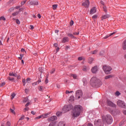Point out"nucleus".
Segmentation results:
<instances>
[{
  "instance_id": "a18cd8bd",
  "label": "nucleus",
  "mask_w": 126,
  "mask_h": 126,
  "mask_svg": "<svg viewBox=\"0 0 126 126\" xmlns=\"http://www.w3.org/2000/svg\"><path fill=\"white\" fill-rule=\"evenodd\" d=\"M19 120L20 121H23L24 120V116H22Z\"/></svg>"
},
{
  "instance_id": "774afa93",
  "label": "nucleus",
  "mask_w": 126,
  "mask_h": 126,
  "mask_svg": "<svg viewBox=\"0 0 126 126\" xmlns=\"http://www.w3.org/2000/svg\"><path fill=\"white\" fill-rule=\"evenodd\" d=\"M88 126H93V125L92 124H90V123H89L88 124Z\"/></svg>"
},
{
  "instance_id": "79ce46f5",
  "label": "nucleus",
  "mask_w": 126,
  "mask_h": 126,
  "mask_svg": "<svg viewBox=\"0 0 126 126\" xmlns=\"http://www.w3.org/2000/svg\"><path fill=\"white\" fill-rule=\"evenodd\" d=\"M73 35H79V32H75L73 33Z\"/></svg>"
},
{
  "instance_id": "4d7b16f0",
  "label": "nucleus",
  "mask_w": 126,
  "mask_h": 126,
  "mask_svg": "<svg viewBox=\"0 0 126 126\" xmlns=\"http://www.w3.org/2000/svg\"><path fill=\"white\" fill-rule=\"evenodd\" d=\"M30 29H31V30H33V29H34V26L31 25Z\"/></svg>"
},
{
  "instance_id": "a878e982",
  "label": "nucleus",
  "mask_w": 126,
  "mask_h": 126,
  "mask_svg": "<svg viewBox=\"0 0 126 126\" xmlns=\"http://www.w3.org/2000/svg\"><path fill=\"white\" fill-rule=\"evenodd\" d=\"M14 10V7H12L11 8H10L8 10V11L9 12H12V11H13Z\"/></svg>"
},
{
  "instance_id": "393cba45",
  "label": "nucleus",
  "mask_w": 126,
  "mask_h": 126,
  "mask_svg": "<svg viewBox=\"0 0 126 126\" xmlns=\"http://www.w3.org/2000/svg\"><path fill=\"white\" fill-rule=\"evenodd\" d=\"M116 32H113L112 33H111L109 36H106L104 37V39H107V38L110 37V36H112V35H114V34H115Z\"/></svg>"
},
{
  "instance_id": "6ab92c4d",
  "label": "nucleus",
  "mask_w": 126,
  "mask_h": 126,
  "mask_svg": "<svg viewBox=\"0 0 126 126\" xmlns=\"http://www.w3.org/2000/svg\"><path fill=\"white\" fill-rule=\"evenodd\" d=\"M58 126H65V123L63 121H61L58 123Z\"/></svg>"
},
{
  "instance_id": "5fc2aeb1",
  "label": "nucleus",
  "mask_w": 126,
  "mask_h": 126,
  "mask_svg": "<svg viewBox=\"0 0 126 126\" xmlns=\"http://www.w3.org/2000/svg\"><path fill=\"white\" fill-rule=\"evenodd\" d=\"M10 112H11V113H12V114H15V112H14V110H13L10 109Z\"/></svg>"
},
{
  "instance_id": "052dcab7",
  "label": "nucleus",
  "mask_w": 126,
  "mask_h": 126,
  "mask_svg": "<svg viewBox=\"0 0 126 126\" xmlns=\"http://www.w3.org/2000/svg\"><path fill=\"white\" fill-rule=\"evenodd\" d=\"M78 61H82V60H83V58H82V57H79L78 58Z\"/></svg>"
},
{
  "instance_id": "c03bdc74",
  "label": "nucleus",
  "mask_w": 126,
  "mask_h": 126,
  "mask_svg": "<svg viewBox=\"0 0 126 126\" xmlns=\"http://www.w3.org/2000/svg\"><path fill=\"white\" fill-rule=\"evenodd\" d=\"M49 126H56V124L55 123H51L49 125Z\"/></svg>"
},
{
  "instance_id": "ddd939ff",
  "label": "nucleus",
  "mask_w": 126,
  "mask_h": 126,
  "mask_svg": "<svg viewBox=\"0 0 126 126\" xmlns=\"http://www.w3.org/2000/svg\"><path fill=\"white\" fill-rule=\"evenodd\" d=\"M95 12H96V7H93L90 11V14H94V13H95Z\"/></svg>"
},
{
  "instance_id": "bf43d9fd",
  "label": "nucleus",
  "mask_w": 126,
  "mask_h": 126,
  "mask_svg": "<svg viewBox=\"0 0 126 126\" xmlns=\"http://www.w3.org/2000/svg\"><path fill=\"white\" fill-rule=\"evenodd\" d=\"M55 72V69H52V70L50 71V73L53 74Z\"/></svg>"
},
{
  "instance_id": "4c0bfd02",
  "label": "nucleus",
  "mask_w": 126,
  "mask_h": 126,
  "mask_svg": "<svg viewBox=\"0 0 126 126\" xmlns=\"http://www.w3.org/2000/svg\"><path fill=\"white\" fill-rule=\"evenodd\" d=\"M115 94L116 96H120V95H121V93L119 91H117L116 92Z\"/></svg>"
},
{
  "instance_id": "13d9d810",
  "label": "nucleus",
  "mask_w": 126,
  "mask_h": 126,
  "mask_svg": "<svg viewBox=\"0 0 126 126\" xmlns=\"http://www.w3.org/2000/svg\"><path fill=\"white\" fill-rule=\"evenodd\" d=\"M29 105H30V102H28V103L25 105V107H28V106H29Z\"/></svg>"
},
{
  "instance_id": "412c9836",
  "label": "nucleus",
  "mask_w": 126,
  "mask_h": 126,
  "mask_svg": "<svg viewBox=\"0 0 126 126\" xmlns=\"http://www.w3.org/2000/svg\"><path fill=\"white\" fill-rule=\"evenodd\" d=\"M83 71H87V67L85 65H84L82 67Z\"/></svg>"
},
{
  "instance_id": "603ef678",
  "label": "nucleus",
  "mask_w": 126,
  "mask_h": 126,
  "mask_svg": "<svg viewBox=\"0 0 126 126\" xmlns=\"http://www.w3.org/2000/svg\"><path fill=\"white\" fill-rule=\"evenodd\" d=\"M38 69L40 72H43V68L42 67H39Z\"/></svg>"
},
{
  "instance_id": "2f4dec72",
  "label": "nucleus",
  "mask_w": 126,
  "mask_h": 126,
  "mask_svg": "<svg viewBox=\"0 0 126 126\" xmlns=\"http://www.w3.org/2000/svg\"><path fill=\"white\" fill-rule=\"evenodd\" d=\"M53 9H57V8H58V5L57 4L53 5Z\"/></svg>"
},
{
  "instance_id": "3c124183",
  "label": "nucleus",
  "mask_w": 126,
  "mask_h": 126,
  "mask_svg": "<svg viewBox=\"0 0 126 126\" xmlns=\"http://www.w3.org/2000/svg\"><path fill=\"white\" fill-rule=\"evenodd\" d=\"M104 51H101L100 53H99V55L100 56H103V55H104Z\"/></svg>"
},
{
  "instance_id": "f704fd0d",
  "label": "nucleus",
  "mask_w": 126,
  "mask_h": 126,
  "mask_svg": "<svg viewBox=\"0 0 126 126\" xmlns=\"http://www.w3.org/2000/svg\"><path fill=\"white\" fill-rule=\"evenodd\" d=\"M8 79L10 81H13V80H14V78H10V77H8Z\"/></svg>"
},
{
  "instance_id": "69168bd1",
  "label": "nucleus",
  "mask_w": 126,
  "mask_h": 126,
  "mask_svg": "<svg viewBox=\"0 0 126 126\" xmlns=\"http://www.w3.org/2000/svg\"><path fill=\"white\" fill-rule=\"evenodd\" d=\"M4 85H5V83H2L1 84H0V86H4Z\"/></svg>"
},
{
  "instance_id": "37998d69",
  "label": "nucleus",
  "mask_w": 126,
  "mask_h": 126,
  "mask_svg": "<svg viewBox=\"0 0 126 126\" xmlns=\"http://www.w3.org/2000/svg\"><path fill=\"white\" fill-rule=\"evenodd\" d=\"M9 75H10V76H15V74H14L13 73H10Z\"/></svg>"
},
{
  "instance_id": "aec40b11",
  "label": "nucleus",
  "mask_w": 126,
  "mask_h": 126,
  "mask_svg": "<svg viewBox=\"0 0 126 126\" xmlns=\"http://www.w3.org/2000/svg\"><path fill=\"white\" fill-rule=\"evenodd\" d=\"M94 61V59L92 58H89L88 63H92V62Z\"/></svg>"
},
{
  "instance_id": "dca6fc26",
  "label": "nucleus",
  "mask_w": 126,
  "mask_h": 126,
  "mask_svg": "<svg viewBox=\"0 0 126 126\" xmlns=\"http://www.w3.org/2000/svg\"><path fill=\"white\" fill-rule=\"evenodd\" d=\"M122 49L123 50H126V40H125L123 43H122Z\"/></svg>"
},
{
  "instance_id": "7ed1b4c3",
  "label": "nucleus",
  "mask_w": 126,
  "mask_h": 126,
  "mask_svg": "<svg viewBox=\"0 0 126 126\" xmlns=\"http://www.w3.org/2000/svg\"><path fill=\"white\" fill-rule=\"evenodd\" d=\"M105 121L108 125H111L113 123V117L110 115H107L105 117Z\"/></svg>"
},
{
  "instance_id": "0e129e2a",
  "label": "nucleus",
  "mask_w": 126,
  "mask_h": 126,
  "mask_svg": "<svg viewBox=\"0 0 126 126\" xmlns=\"http://www.w3.org/2000/svg\"><path fill=\"white\" fill-rule=\"evenodd\" d=\"M13 0H10L8 2V4H10V3H11V2H12V1H13Z\"/></svg>"
},
{
  "instance_id": "f8f14e48",
  "label": "nucleus",
  "mask_w": 126,
  "mask_h": 126,
  "mask_svg": "<svg viewBox=\"0 0 126 126\" xmlns=\"http://www.w3.org/2000/svg\"><path fill=\"white\" fill-rule=\"evenodd\" d=\"M91 71L93 73H96L97 71H98V67H97V66L93 67L92 68Z\"/></svg>"
},
{
  "instance_id": "c756f323",
  "label": "nucleus",
  "mask_w": 126,
  "mask_h": 126,
  "mask_svg": "<svg viewBox=\"0 0 126 126\" xmlns=\"http://www.w3.org/2000/svg\"><path fill=\"white\" fill-rule=\"evenodd\" d=\"M49 115H50V113H46L44 115H43V117L42 118H47V116H49Z\"/></svg>"
},
{
  "instance_id": "a211bd4d",
  "label": "nucleus",
  "mask_w": 126,
  "mask_h": 126,
  "mask_svg": "<svg viewBox=\"0 0 126 126\" xmlns=\"http://www.w3.org/2000/svg\"><path fill=\"white\" fill-rule=\"evenodd\" d=\"M69 38L67 37H65L63 38L62 43H65L66 42H68Z\"/></svg>"
},
{
  "instance_id": "f257e3e1",
  "label": "nucleus",
  "mask_w": 126,
  "mask_h": 126,
  "mask_svg": "<svg viewBox=\"0 0 126 126\" xmlns=\"http://www.w3.org/2000/svg\"><path fill=\"white\" fill-rule=\"evenodd\" d=\"M82 110V106L80 105H76L74 106V109L72 111L71 115L72 118H77L79 116H80V112Z\"/></svg>"
},
{
  "instance_id": "de8ad7c7",
  "label": "nucleus",
  "mask_w": 126,
  "mask_h": 126,
  "mask_svg": "<svg viewBox=\"0 0 126 126\" xmlns=\"http://www.w3.org/2000/svg\"><path fill=\"white\" fill-rule=\"evenodd\" d=\"M25 2H26V0H24V1H22V2H21V5H23L24 4H25Z\"/></svg>"
},
{
  "instance_id": "4468645a",
  "label": "nucleus",
  "mask_w": 126,
  "mask_h": 126,
  "mask_svg": "<svg viewBox=\"0 0 126 126\" xmlns=\"http://www.w3.org/2000/svg\"><path fill=\"white\" fill-rule=\"evenodd\" d=\"M30 4H31L32 5H33L34 4L35 5H38L39 4V2H38V1H35V0L31 1L30 2Z\"/></svg>"
},
{
  "instance_id": "9b49d317",
  "label": "nucleus",
  "mask_w": 126,
  "mask_h": 126,
  "mask_svg": "<svg viewBox=\"0 0 126 126\" xmlns=\"http://www.w3.org/2000/svg\"><path fill=\"white\" fill-rule=\"evenodd\" d=\"M103 125L101 120H98L96 122H94V126H101Z\"/></svg>"
},
{
  "instance_id": "c9c22d12",
  "label": "nucleus",
  "mask_w": 126,
  "mask_h": 126,
  "mask_svg": "<svg viewBox=\"0 0 126 126\" xmlns=\"http://www.w3.org/2000/svg\"><path fill=\"white\" fill-rule=\"evenodd\" d=\"M11 125V124H10V122H6V123L5 124V126H10Z\"/></svg>"
},
{
  "instance_id": "a19ab883",
  "label": "nucleus",
  "mask_w": 126,
  "mask_h": 126,
  "mask_svg": "<svg viewBox=\"0 0 126 126\" xmlns=\"http://www.w3.org/2000/svg\"><path fill=\"white\" fill-rule=\"evenodd\" d=\"M41 118H43V115H40V116H38L36 117V119L39 120V119H41Z\"/></svg>"
},
{
  "instance_id": "c85d7f7f",
  "label": "nucleus",
  "mask_w": 126,
  "mask_h": 126,
  "mask_svg": "<svg viewBox=\"0 0 126 126\" xmlns=\"http://www.w3.org/2000/svg\"><path fill=\"white\" fill-rule=\"evenodd\" d=\"M26 102H29V99L27 97L24 99V103H26Z\"/></svg>"
},
{
  "instance_id": "20e7f679",
  "label": "nucleus",
  "mask_w": 126,
  "mask_h": 126,
  "mask_svg": "<svg viewBox=\"0 0 126 126\" xmlns=\"http://www.w3.org/2000/svg\"><path fill=\"white\" fill-rule=\"evenodd\" d=\"M102 68L106 74H110L111 73L110 71L112 70V68L110 66L105 65L103 66Z\"/></svg>"
},
{
  "instance_id": "ea45409f",
  "label": "nucleus",
  "mask_w": 126,
  "mask_h": 126,
  "mask_svg": "<svg viewBox=\"0 0 126 126\" xmlns=\"http://www.w3.org/2000/svg\"><path fill=\"white\" fill-rule=\"evenodd\" d=\"M83 83L84 86H86L87 84V80H85V81H83Z\"/></svg>"
},
{
  "instance_id": "9d476101",
  "label": "nucleus",
  "mask_w": 126,
  "mask_h": 126,
  "mask_svg": "<svg viewBox=\"0 0 126 126\" xmlns=\"http://www.w3.org/2000/svg\"><path fill=\"white\" fill-rule=\"evenodd\" d=\"M58 118L56 116L51 117L48 119L49 122H54V121H57Z\"/></svg>"
},
{
  "instance_id": "338daca9",
  "label": "nucleus",
  "mask_w": 126,
  "mask_h": 126,
  "mask_svg": "<svg viewBox=\"0 0 126 126\" xmlns=\"http://www.w3.org/2000/svg\"><path fill=\"white\" fill-rule=\"evenodd\" d=\"M48 82H49V80H48V79L46 78L45 81V83H46V84H47V83H48Z\"/></svg>"
},
{
  "instance_id": "49530a36",
  "label": "nucleus",
  "mask_w": 126,
  "mask_h": 126,
  "mask_svg": "<svg viewBox=\"0 0 126 126\" xmlns=\"http://www.w3.org/2000/svg\"><path fill=\"white\" fill-rule=\"evenodd\" d=\"M29 110V107H26L25 109H24V112H26V111H28Z\"/></svg>"
},
{
  "instance_id": "39448f33",
  "label": "nucleus",
  "mask_w": 126,
  "mask_h": 126,
  "mask_svg": "<svg viewBox=\"0 0 126 126\" xmlns=\"http://www.w3.org/2000/svg\"><path fill=\"white\" fill-rule=\"evenodd\" d=\"M72 109V106H71V105H65L64 106L63 108V113H66V112H68L70 110H71Z\"/></svg>"
},
{
  "instance_id": "6e6d98bb",
  "label": "nucleus",
  "mask_w": 126,
  "mask_h": 126,
  "mask_svg": "<svg viewBox=\"0 0 126 126\" xmlns=\"http://www.w3.org/2000/svg\"><path fill=\"white\" fill-rule=\"evenodd\" d=\"M38 89L39 91H42V90H43V86H40Z\"/></svg>"
},
{
  "instance_id": "58836bf2",
  "label": "nucleus",
  "mask_w": 126,
  "mask_h": 126,
  "mask_svg": "<svg viewBox=\"0 0 126 126\" xmlns=\"http://www.w3.org/2000/svg\"><path fill=\"white\" fill-rule=\"evenodd\" d=\"M0 20H3V21H5V18L3 16H1L0 17Z\"/></svg>"
},
{
  "instance_id": "423d86ee",
  "label": "nucleus",
  "mask_w": 126,
  "mask_h": 126,
  "mask_svg": "<svg viewBox=\"0 0 126 126\" xmlns=\"http://www.w3.org/2000/svg\"><path fill=\"white\" fill-rule=\"evenodd\" d=\"M82 95H83L82 91L78 90L76 92V98L77 99H80V98H81V97H82Z\"/></svg>"
},
{
  "instance_id": "680f3d73",
  "label": "nucleus",
  "mask_w": 126,
  "mask_h": 126,
  "mask_svg": "<svg viewBox=\"0 0 126 126\" xmlns=\"http://www.w3.org/2000/svg\"><path fill=\"white\" fill-rule=\"evenodd\" d=\"M31 114H32V115H35V114H36V112L34 111H31Z\"/></svg>"
},
{
  "instance_id": "8fccbe9b",
  "label": "nucleus",
  "mask_w": 126,
  "mask_h": 126,
  "mask_svg": "<svg viewBox=\"0 0 126 126\" xmlns=\"http://www.w3.org/2000/svg\"><path fill=\"white\" fill-rule=\"evenodd\" d=\"M16 22L17 24H20V21H19V20H18V19H17L16 20Z\"/></svg>"
},
{
  "instance_id": "f03ea898",
  "label": "nucleus",
  "mask_w": 126,
  "mask_h": 126,
  "mask_svg": "<svg viewBox=\"0 0 126 126\" xmlns=\"http://www.w3.org/2000/svg\"><path fill=\"white\" fill-rule=\"evenodd\" d=\"M90 84L92 87H99L101 85V81L96 77H93L91 79Z\"/></svg>"
},
{
  "instance_id": "f3484780",
  "label": "nucleus",
  "mask_w": 126,
  "mask_h": 126,
  "mask_svg": "<svg viewBox=\"0 0 126 126\" xmlns=\"http://www.w3.org/2000/svg\"><path fill=\"white\" fill-rule=\"evenodd\" d=\"M21 10H23V8L20 9L18 12H15L12 13L13 16H16V15H17L18 14V12H20Z\"/></svg>"
},
{
  "instance_id": "e433bc0d",
  "label": "nucleus",
  "mask_w": 126,
  "mask_h": 126,
  "mask_svg": "<svg viewBox=\"0 0 126 126\" xmlns=\"http://www.w3.org/2000/svg\"><path fill=\"white\" fill-rule=\"evenodd\" d=\"M56 115L59 117V116H61V115H62V112L58 111L56 113Z\"/></svg>"
},
{
  "instance_id": "1a4fd4ad",
  "label": "nucleus",
  "mask_w": 126,
  "mask_h": 126,
  "mask_svg": "<svg viewBox=\"0 0 126 126\" xmlns=\"http://www.w3.org/2000/svg\"><path fill=\"white\" fill-rule=\"evenodd\" d=\"M106 104L107 106H109V107H116V105L114 104V103L112 102V101L107 100L106 102Z\"/></svg>"
},
{
  "instance_id": "b1692460",
  "label": "nucleus",
  "mask_w": 126,
  "mask_h": 126,
  "mask_svg": "<svg viewBox=\"0 0 126 126\" xmlns=\"http://www.w3.org/2000/svg\"><path fill=\"white\" fill-rule=\"evenodd\" d=\"M97 52L98 51L97 50H94V51H91V54H92V55H96Z\"/></svg>"
},
{
  "instance_id": "6e6552de",
  "label": "nucleus",
  "mask_w": 126,
  "mask_h": 126,
  "mask_svg": "<svg viewBox=\"0 0 126 126\" xmlns=\"http://www.w3.org/2000/svg\"><path fill=\"white\" fill-rule=\"evenodd\" d=\"M117 105L118 106H119V107H125V106H126V103H125L124 101L119 100L117 101Z\"/></svg>"
},
{
  "instance_id": "0eeeda50",
  "label": "nucleus",
  "mask_w": 126,
  "mask_h": 126,
  "mask_svg": "<svg viewBox=\"0 0 126 126\" xmlns=\"http://www.w3.org/2000/svg\"><path fill=\"white\" fill-rule=\"evenodd\" d=\"M90 4V2H89V0H86L82 4V5L85 7L86 8H87L89 7V5Z\"/></svg>"
},
{
  "instance_id": "4be33fe9",
  "label": "nucleus",
  "mask_w": 126,
  "mask_h": 126,
  "mask_svg": "<svg viewBox=\"0 0 126 126\" xmlns=\"http://www.w3.org/2000/svg\"><path fill=\"white\" fill-rule=\"evenodd\" d=\"M69 101L70 102H73V101H74V96H71L69 98Z\"/></svg>"
},
{
  "instance_id": "864d4df0",
  "label": "nucleus",
  "mask_w": 126,
  "mask_h": 126,
  "mask_svg": "<svg viewBox=\"0 0 126 126\" xmlns=\"http://www.w3.org/2000/svg\"><path fill=\"white\" fill-rule=\"evenodd\" d=\"M14 97H15V94H11V98L13 99V98H14Z\"/></svg>"
},
{
  "instance_id": "72a5a7b5",
  "label": "nucleus",
  "mask_w": 126,
  "mask_h": 126,
  "mask_svg": "<svg viewBox=\"0 0 126 126\" xmlns=\"http://www.w3.org/2000/svg\"><path fill=\"white\" fill-rule=\"evenodd\" d=\"M31 80V79L28 78L26 79V82L27 83H30V81Z\"/></svg>"
},
{
  "instance_id": "473e14b6",
  "label": "nucleus",
  "mask_w": 126,
  "mask_h": 126,
  "mask_svg": "<svg viewBox=\"0 0 126 126\" xmlns=\"http://www.w3.org/2000/svg\"><path fill=\"white\" fill-rule=\"evenodd\" d=\"M98 18V16L97 15H94L93 16V19L94 20H95V19H97Z\"/></svg>"
},
{
  "instance_id": "2eb2a0df",
  "label": "nucleus",
  "mask_w": 126,
  "mask_h": 126,
  "mask_svg": "<svg viewBox=\"0 0 126 126\" xmlns=\"http://www.w3.org/2000/svg\"><path fill=\"white\" fill-rule=\"evenodd\" d=\"M109 17H110V15H104L101 17V20H104V19H107V18H109Z\"/></svg>"
},
{
  "instance_id": "cd10ccee",
  "label": "nucleus",
  "mask_w": 126,
  "mask_h": 126,
  "mask_svg": "<svg viewBox=\"0 0 126 126\" xmlns=\"http://www.w3.org/2000/svg\"><path fill=\"white\" fill-rule=\"evenodd\" d=\"M67 36H68V37H71V38H75L72 33H67Z\"/></svg>"
},
{
  "instance_id": "09e8293b",
  "label": "nucleus",
  "mask_w": 126,
  "mask_h": 126,
  "mask_svg": "<svg viewBox=\"0 0 126 126\" xmlns=\"http://www.w3.org/2000/svg\"><path fill=\"white\" fill-rule=\"evenodd\" d=\"M103 8L104 11H105V12H107V8H106V6H104Z\"/></svg>"
},
{
  "instance_id": "7c9ffc66",
  "label": "nucleus",
  "mask_w": 126,
  "mask_h": 126,
  "mask_svg": "<svg viewBox=\"0 0 126 126\" xmlns=\"http://www.w3.org/2000/svg\"><path fill=\"white\" fill-rule=\"evenodd\" d=\"M22 82L23 83V86H25V84H26V80H25V79H23L22 80Z\"/></svg>"
},
{
  "instance_id": "bb28decb",
  "label": "nucleus",
  "mask_w": 126,
  "mask_h": 126,
  "mask_svg": "<svg viewBox=\"0 0 126 126\" xmlns=\"http://www.w3.org/2000/svg\"><path fill=\"white\" fill-rule=\"evenodd\" d=\"M71 76H72V78H74V79H76V78H77V76H76L75 74H72L71 75Z\"/></svg>"
},
{
  "instance_id": "5701e85b",
  "label": "nucleus",
  "mask_w": 126,
  "mask_h": 126,
  "mask_svg": "<svg viewBox=\"0 0 126 126\" xmlns=\"http://www.w3.org/2000/svg\"><path fill=\"white\" fill-rule=\"evenodd\" d=\"M112 77H113V75H109L105 76V79H109V78H112Z\"/></svg>"
},
{
  "instance_id": "e2e57ef3",
  "label": "nucleus",
  "mask_w": 126,
  "mask_h": 126,
  "mask_svg": "<svg viewBox=\"0 0 126 126\" xmlns=\"http://www.w3.org/2000/svg\"><path fill=\"white\" fill-rule=\"evenodd\" d=\"M70 25L71 26H72V25H73V21H71L70 23Z\"/></svg>"
}]
</instances>
